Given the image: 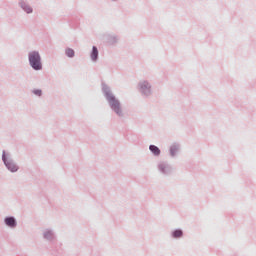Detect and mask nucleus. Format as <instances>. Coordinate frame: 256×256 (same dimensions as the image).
<instances>
[{"instance_id":"nucleus-1","label":"nucleus","mask_w":256,"mask_h":256,"mask_svg":"<svg viewBox=\"0 0 256 256\" xmlns=\"http://www.w3.org/2000/svg\"><path fill=\"white\" fill-rule=\"evenodd\" d=\"M106 99L111 109H113L117 115H121V103L119 100H117V98H115L111 92H106Z\"/></svg>"},{"instance_id":"nucleus-2","label":"nucleus","mask_w":256,"mask_h":256,"mask_svg":"<svg viewBox=\"0 0 256 256\" xmlns=\"http://www.w3.org/2000/svg\"><path fill=\"white\" fill-rule=\"evenodd\" d=\"M29 61H30L31 67L36 71H39L42 68L41 56L39 55V52H31L29 54Z\"/></svg>"},{"instance_id":"nucleus-3","label":"nucleus","mask_w":256,"mask_h":256,"mask_svg":"<svg viewBox=\"0 0 256 256\" xmlns=\"http://www.w3.org/2000/svg\"><path fill=\"white\" fill-rule=\"evenodd\" d=\"M3 161L7 167V169H9V171H11L12 173H15V171H17V165H15L13 162H7V160L5 159V156H3Z\"/></svg>"},{"instance_id":"nucleus-4","label":"nucleus","mask_w":256,"mask_h":256,"mask_svg":"<svg viewBox=\"0 0 256 256\" xmlns=\"http://www.w3.org/2000/svg\"><path fill=\"white\" fill-rule=\"evenodd\" d=\"M98 56H99V51L97 50V47L94 46L91 53L92 61H97Z\"/></svg>"},{"instance_id":"nucleus-5","label":"nucleus","mask_w":256,"mask_h":256,"mask_svg":"<svg viewBox=\"0 0 256 256\" xmlns=\"http://www.w3.org/2000/svg\"><path fill=\"white\" fill-rule=\"evenodd\" d=\"M149 149L154 155H161V150L159 149V147L155 145H150Z\"/></svg>"},{"instance_id":"nucleus-6","label":"nucleus","mask_w":256,"mask_h":256,"mask_svg":"<svg viewBox=\"0 0 256 256\" xmlns=\"http://www.w3.org/2000/svg\"><path fill=\"white\" fill-rule=\"evenodd\" d=\"M5 223L6 225H8V227H15V218L13 217L6 218Z\"/></svg>"},{"instance_id":"nucleus-7","label":"nucleus","mask_w":256,"mask_h":256,"mask_svg":"<svg viewBox=\"0 0 256 256\" xmlns=\"http://www.w3.org/2000/svg\"><path fill=\"white\" fill-rule=\"evenodd\" d=\"M66 55H67V57H74L75 56V50L71 49V48H68L66 50Z\"/></svg>"},{"instance_id":"nucleus-8","label":"nucleus","mask_w":256,"mask_h":256,"mask_svg":"<svg viewBox=\"0 0 256 256\" xmlns=\"http://www.w3.org/2000/svg\"><path fill=\"white\" fill-rule=\"evenodd\" d=\"M182 236H183V231H181V230H175L173 232V237H175V238H179V237H182Z\"/></svg>"},{"instance_id":"nucleus-9","label":"nucleus","mask_w":256,"mask_h":256,"mask_svg":"<svg viewBox=\"0 0 256 256\" xmlns=\"http://www.w3.org/2000/svg\"><path fill=\"white\" fill-rule=\"evenodd\" d=\"M23 9H24V11H26V13H32L33 12L31 7H29V6H24Z\"/></svg>"},{"instance_id":"nucleus-10","label":"nucleus","mask_w":256,"mask_h":256,"mask_svg":"<svg viewBox=\"0 0 256 256\" xmlns=\"http://www.w3.org/2000/svg\"><path fill=\"white\" fill-rule=\"evenodd\" d=\"M177 151V147H172L171 149H170V153H171V155L173 156V155H175V152Z\"/></svg>"},{"instance_id":"nucleus-11","label":"nucleus","mask_w":256,"mask_h":256,"mask_svg":"<svg viewBox=\"0 0 256 256\" xmlns=\"http://www.w3.org/2000/svg\"><path fill=\"white\" fill-rule=\"evenodd\" d=\"M34 93L35 95L41 96V90H35Z\"/></svg>"},{"instance_id":"nucleus-12","label":"nucleus","mask_w":256,"mask_h":256,"mask_svg":"<svg viewBox=\"0 0 256 256\" xmlns=\"http://www.w3.org/2000/svg\"><path fill=\"white\" fill-rule=\"evenodd\" d=\"M48 235H49V233H48V234H45V237H49Z\"/></svg>"}]
</instances>
